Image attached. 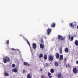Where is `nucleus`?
Segmentation results:
<instances>
[{
  "label": "nucleus",
  "mask_w": 78,
  "mask_h": 78,
  "mask_svg": "<svg viewBox=\"0 0 78 78\" xmlns=\"http://www.w3.org/2000/svg\"><path fill=\"white\" fill-rule=\"evenodd\" d=\"M10 58L8 57H6L5 58H3V61L4 63H6L7 62H10Z\"/></svg>",
  "instance_id": "nucleus-1"
},
{
  "label": "nucleus",
  "mask_w": 78,
  "mask_h": 78,
  "mask_svg": "<svg viewBox=\"0 0 78 78\" xmlns=\"http://www.w3.org/2000/svg\"><path fill=\"white\" fill-rule=\"evenodd\" d=\"M73 72L75 74H77L78 72V70L77 69L76 67H75L73 69Z\"/></svg>",
  "instance_id": "nucleus-2"
},
{
  "label": "nucleus",
  "mask_w": 78,
  "mask_h": 78,
  "mask_svg": "<svg viewBox=\"0 0 78 78\" xmlns=\"http://www.w3.org/2000/svg\"><path fill=\"white\" fill-rule=\"evenodd\" d=\"M58 39L61 41H64L65 40V38H64L62 36L60 35L58 36Z\"/></svg>",
  "instance_id": "nucleus-3"
},
{
  "label": "nucleus",
  "mask_w": 78,
  "mask_h": 78,
  "mask_svg": "<svg viewBox=\"0 0 78 78\" xmlns=\"http://www.w3.org/2000/svg\"><path fill=\"white\" fill-rule=\"evenodd\" d=\"M68 39L69 41H72L73 40V39H74V37L73 36H72L70 35H69L68 36Z\"/></svg>",
  "instance_id": "nucleus-4"
},
{
  "label": "nucleus",
  "mask_w": 78,
  "mask_h": 78,
  "mask_svg": "<svg viewBox=\"0 0 78 78\" xmlns=\"http://www.w3.org/2000/svg\"><path fill=\"white\" fill-rule=\"evenodd\" d=\"M47 35H49L51 33V29L48 28L47 30Z\"/></svg>",
  "instance_id": "nucleus-5"
},
{
  "label": "nucleus",
  "mask_w": 78,
  "mask_h": 78,
  "mask_svg": "<svg viewBox=\"0 0 78 78\" xmlns=\"http://www.w3.org/2000/svg\"><path fill=\"white\" fill-rule=\"evenodd\" d=\"M49 60H50V61H52L53 60V57L52 55H50L49 57Z\"/></svg>",
  "instance_id": "nucleus-6"
},
{
  "label": "nucleus",
  "mask_w": 78,
  "mask_h": 78,
  "mask_svg": "<svg viewBox=\"0 0 78 78\" xmlns=\"http://www.w3.org/2000/svg\"><path fill=\"white\" fill-rule=\"evenodd\" d=\"M55 26H56V23L55 22L53 23L51 25V27L52 28H55Z\"/></svg>",
  "instance_id": "nucleus-7"
},
{
  "label": "nucleus",
  "mask_w": 78,
  "mask_h": 78,
  "mask_svg": "<svg viewBox=\"0 0 78 78\" xmlns=\"http://www.w3.org/2000/svg\"><path fill=\"white\" fill-rule=\"evenodd\" d=\"M32 47L33 48H34V49H36L37 47L36 44V43H33L32 45Z\"/></svg>",
  "instance_id": "nucleus-8"
},
{
  "label": "nucleus",
  "mask_w": 78,
  "mask_h": 78,
  "mask_svg": "<svg viewBox=\"0 0 78 78\" xmlns=\"http://www.w3.org/2000/svg\"><path fill=\"white\" fill-rule=\"evenodd\" d=\"M48 76L49 78H52V76H50V75H51V73L49 72H48Z\"/></svg>",
  "instance_id": "nucleus-9"
},
{
  "label": "nucleus",
  "mask_w": 78,
  "mask_h": 78,
  "mask_svg": "<svg viewBox=\"0 0 78 78\" xmlns=\"http://www.w3.org/2000/svg\"><path fill=\"white\" fill-rule=\"evenodd\" d=\"M55 56H56V57L57 59H59V58L60 55H59V53H56L55 54Z\"/></svg>",
  "instance_id": "nucleus-10"
},
{
  "label": "nucleus",
  "mask_w": 78,
  "mask_h": 78,
  "mask_svg": "<svg viewBox=\"0 0 78 78\" xmlns=\"http://www.w3.org/2000/svg\"><path fill=\"white\" fill-rule=\"evenodd\" d=\"M4 75H5V76H9V73H7L6 72H5V71H4Z\"/></svg>",
  "instance_id": "nucleus-11"
},
{
  "label": "nucleus",
  "mask_w": 78,
  "mask_h": 78,
  "mask_svg": "<svg viewBox=\"0 0 78 78\" xmlns=\"http://www.w3.org/2000/svg\"><path fill=\"white\" fill-rule=\"evenodd\" d=\"M12 71L16 73L17 72V68H14L12 70Z\"/></svg>",
  "instance_id": "nucleus-12"
},
{
  "label": "nucleus",
  "mask_w": 78,
  "mask_h": 78,
  "mask_svg": "<svg viewBox=\"0 0 78 78\" xmlns=\"http://www.w3.org/2000/svg\"><path fill=\"white\" fill-rule=\"evenodd\" d=\"M63 59V55H61L60 56V57L59 58L60 61H62Z\"/></svg>",
  "instance_id": "nucleus-13"
},
{
  "label": "nucleus",
  "mask_w": 78,
  "mask_h": 78,
  "mask_svg": "<svg viewBox=\"0 0 78 78\" xmlns=\"http://www.w3.org/2000/svg\"><path fill=\"white\" fill-rule=\"evenodd\" d=\"M74 44L76 46H78V40H76Z\"/></svg>",
  "instance_id": "nucleus-14"
},
{
  "label": "nucleus",
  "mask_w": 78,
  "mask_h": 78,
  "mask_svg": "<svg viewBox=\"0 0 78 78\" xmlns=\"http://www.w3.org/2000/svg\"><path fill=\"white\" fill-rule=\"evenodd\" d=\"M62 76V75L61 74V73H58L57 75L58 78H61V76Z\"/></svg>",
  "instance_id": "nucleus-15"
},
{
  "label": "nucleus",
  "mask_w": 78,
  "mask_h": 78,
  "mask_svg": "<svg viewBox=\"0 0 78 78\" xmlns=\"http://www.w3.org/2000/svg\"><path fill=\"white\" fill-rule=\"evenodd\" d=\"M40 47L41 48H43L44 47V46L43 44L41 43L40 44Z\"/></svg>",
  "instance_id": "nucleus-16"
},
{
  "label": "nucleus",
  "mask_w": 78,
  "mask_h": 78,
  "mask_svg": "<svg viewBox=\"0 0 78 78\" xmlns=\"http://www.w3.org/2000/svg\"><path fill=\"white\" fill-rule=\"evenodd\" d=\"M54 64L56 67H58V62L55 61V62L54 63Z\"/></svg>",
  "instance_id": "nucleus-17"
},
{
  "label": "nucleus",
  "mask_w": 78,
  "mask_h": 78,
  "mask_svg": "<svg viewBox=\"0 0 78 78\" xmlns=\"http://www.w3.org/2000/svg\"><path fill=\"white\" fill-rule=\"evenodd\" d=\"M43 58L45 60H46V59H47V55H44Z\"/></svg>",
  "instance_id": "nucleus-18"
},
{
  "label": "nucleus",
  "mask_w": 78,
  "mask_h": 78,
  "mask_svg": "<svg viewBox=\"0 0 78 78\" xmlns=\"http://www.w3.org/2000/svg\"><path fill=\"white\" fill-rule=\"evenodd\" d=\"M24 64L25 65V66H28V67H29L30 65V64H28L26 62H24Z\"/></svg>",
  "instance_id": "nucleus-19"
},
{
  "label": "nucleus",
  "mask_w": 78,
  "mask_h": 78,
  "mask_svg": "<svg viewBox=\"0 0 78 78\" xmlns=\"http://www.w3.org/2000/svg\"><path fill=\"white\" fill-rule=\"evenodd\" d=\"M65 53H68L69 52V49L67 48H66L65 49Z\"/></svg>",
  "instance_id": "nucleus-20"
},
{
  "label": "nucleus",
  "mask_w": 78,
  "mask_h": 78,
  "mask_svg": "<svg viewBox=\"0 0 78 78\" xmlns=\"http://www.w3.org/2000/svg\"><path fill=\"white\" fill-rule=\"evenodd\" d=\"M27 78H32V77L31 76L30 74H29L27 75Z\"/></svg>",
  "instance_id": "nucleus-21"
},
{
  "label": "nucleus",
  "mask_w": 78,
  "mask_h": 78,
  "mask_svg": "<svg viewBox=\"0 0 78 78\" xmlns=\"http://www.w3.org/2000/svg\"><path fill=\"white\" fill-rule=\"evenodd\" d=\"M62 47H60V50L59 51L60 54H62Z\"/></svg>",
  "instance_id": "nucleus-22"
},
{
  "label": "nucleus",
  "mask_w": 78,
  "mask_h": 78,
  "mask_svg": "<svg viewBox=\"0 0 78 78\" xmlns=\"http://www.w3.org/2000/svg\"><path fill=\"white\" fill-rule=\"evenodd\" d=\"M39 58H41L43 57V54H40L39 56Z\"/></svg>",
  "instance_id": "nucleus-23"
},
{
  "label": "nucleus",
  "mask_w": 78,
  "mask_h": 78,
  "mask_svg": "<svg viewBox=\"0 0 78 78\" xmlns=\"http://www.w3.org/2000/svg\"><path fill=\"white\" fill-rule=\"evenodd\" d=\"M70 25L72 28H74V24L73 23H71Z\"/></svg>",
  "instance_id": "nucleus-24"
},
{
  "label": "nucleus",
  "mask_w": 78,
  "mask_h": 78,
  "mask_svg": "<svg viewBox=\"0 0 78 78\" xmlns=\"http://www.w3.org/2000/svg\"><path fill=\"white\" fill-rule=\"evenodd\" d=\"M50 72L51 73H54V69H51L50 70Z\"/></svg>",
  "instance_id": "nucleus-25"
},
{
  "label": "nucleus",
  "mask_w": 78,
  "mask_h": 78,
  "mask_svg": "<svg viewBox=\"0 0 78 78\" xmlns=\"http://www.w3.org/2000/svg\"><path fill=\"white\" fill-rule=\"evenodd\" d=\"M41 78H45V75H42L41 76Z\"/></svg>",
  "instance_id": "nucleus-26"
},
{
  "label": "nucleus",
  "mask_w": 78,
  "mask_h": 78,
  "mask_svg": "<svg viewBox=\"0 0 78 78\" xmlns=\"http://www.w3.org/2000/svg\"><path fill=\"white\" fill-rule=\"evenodd\" d=\"M12 67L14 68L16 67V65H15L14 64H12Z\"/></svg>",
  "instance_id": "nucleus-27"
},
{
  "label": "nucleus",
  "mask_w": 78,
  "mask_h": 78,
  "mask_svg": "<svg viewBox=\"0 0 78 78\" xmlns=\"http://www.w3.org/2000/svg\"><path fill=\"white\" fill-rule=\"evenodd\" d=\"M9 40H7V41H6V44H9Z\"/></svg>",
  "instance_id": "nucleus-28"
},
{
  "label": "nucleus",
  "mask_w": 78,
  "mask_h": 78,
  "mask_svg": "<svg viewBox=\"0 0 78 78\" xmlns=\"http://www.w3.org/2000/svg\"><path fill=\"white\" fill-rule=\"evenodd\" d=\"M70 66L69 64H68L67 65H66V67L67 68L68 67H69Z\"/></svg>",
  "instance_id": "nucleus-29"
},
{
  "label": "nucleus",
  "mask_w": 78,
  "mask_h": 78,
  "mask_svg": "<svg viewBox=\"0 0 78 78\" xmlns=\"http://www.w3.org/2000/svg\"><path fill=\"white\" fill-rule=\"evenodd\" d=\"M66 60H67V58H64V61L66 62Z\"/></svg>",
  "instance_id": "nucleus-30"
},
{
  "label": "nucleus",
  "mask_w": 78,
  "mask_h": 78,
  "mask_svg": "<svg viewBox=\"0 0 78 78\" xmlns=\"http://www.w3.org/2000/svg\"><path fill=\"white\" fill-rule=\"evenodd\" d=\"M45 65V66H46L47 67L48 66V63H46Z\"/></svg>",
  "instance_id": "nucleus-31"
},
{
  "label": "nucleus",
  "mask_w": 78,
  "mask_h": 78,
  "mask_svg": "<svg viewBox=\"0 0 78 78\" xmlns=\"http://www.w3.org/2000/svg\"><path fill=\"white\" fill-rule=\"evenodd\" d=\"M27 44H28L29 47H30V43H29V42H28Z\"/></svg>",
  "instance_id": "nucleus-32"
},
{
  "label": "nucleus",
  "mask_w": 78,
  "mask_h": 78,
  "mask_svg": "<svg viewBox=\"0 0 78 78\" xmlns=\"http://www.w3.org/2000/svg\"><path fill=\"white\" fill-rule=\"evenodd\" d=\"M76 64H78V61H76Z\"/></svg>",
  "instance_id": "nucleus-33"
},
{
  "label": "nucleus",
  "mask_w": 78,
  "mask_h": 78,
  "mask_svg": "<svg viewBox=\"0 0 78 78\" xmlns=\"http://www.w3.org/2000/svg\"><path fill=\"white\" fill-rule=\"evenodd\" d=\"M40 71H41V72H42L43 71V70H42V68H41L40 69Z\"/></svg>",
  "instance_id": "nucleus-34"
},
{
  "label": "nucleus",
  "mask_w": 78,
  "mask_h": 78,
  "mask_svg": "<svg viewBox=\"0 0 78 78\" xmlns=\"http://www.w3.org/2000/svg\"><path fill=\"white\" fill-rule=\"evenodd\" d=\"M23 73H24V72H25V70H23Z\"/></svg>",
  "instance_id": "nucleus-35"
},
{
  "label": "nucleus",
  "mask_w": 78,
  "mask_h": 78,
  "mask_svg": "<svg viewBox=\"0 0 78 78\" xmlns=\"http://www.w3.org/2000/svg\"><path fill=\"white\" fill-rule=\"evenodd\" d=\"M26 41L27 42H28V40H26Z\"/></svg>",
  "instance_id": "nucleus-36"
},
{
  "label": "nucleus",
  "mask_w": 78,
  "mask_h": 78,
  "mask_svg": "<svg viewBox=\"0 0 78 78\" xmlns=\"http://www.w3.org/2000/svg\"><path fill=\"white\" fill-rule=\"evenodd\" d=\"M12 50H15V49H14V48H12Z\"/></svg>",
  "instance_id": "nucleus-37"
}]
</instances>
